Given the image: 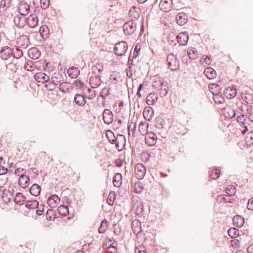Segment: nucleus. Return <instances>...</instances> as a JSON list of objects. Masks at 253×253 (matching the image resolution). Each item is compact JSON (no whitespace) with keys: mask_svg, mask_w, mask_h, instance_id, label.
I'll use <instances>...</instances> for the list:
<instances>
[{"mask_svg":"<svg viewBox=\"0 0 253 253\" xmlns=\"http://www.w3.org/2000/svg\"><path fill=\"white\" fill-rule=\"evenodd\" d=\"M158 94L155 92L150 93L146 97V103L149 106L153 105L158 101Z\"/></svg>","mask_w":253,"mask_h":253,"instance_id":"nucleus-19","label":"nucleus"},{"mask_svg":"<svg viewBox=\"0 0 253 253\" xmlns=\"http://www.w3.org/2000/svg\"><path fill=\"white\" fill-rule=\"evenodd\" d=\"M247 141L250 143H253V131H251L248 133L246 136Z\"/></svg>","mask_w":253,"mask_h":253,"instance_id":"nucleus-60","label":"nucleus"},{"mask_svg":"<svg viewBox=\"0 0 253 253\" xmlns=\"http://www.w3.org/2000/svg\"><path fill=\"white\" fill-rule=\"evenodd\" d=\"M28 54L30 58L33 59H37L40 56V52L37 48H31L28 51Z\"/></svg>","mask_w":253,"mask_h":253,"instance_id":"nucleus-23","label":"nucleus"},{"mask_svg":"<svg viewBox=\"0 0 253 253\" xmlns=\"http://www.w3.org/2000/svg\"><path fill=\"white\" fill-rule=\"evenodd\" d=\"M174 130L179 135H184L187 132L186 127L180 123H176Z\"/></svg>","mask_w":253,"mask_h":253,"instance_id":"nucleus-22","label":"nucleus"},{"mask_svg":"<svg viewBox=\"0 0 253 253\" xmlns=\"http://www.w3.org/2000/svg\"><path fill=\"white\" fill-rule=\"evenodd\" d=\"M226 192L229 195H233L236 193V188L233 185H229L226 188Z\"/></svg>","mask_w":253,"mask_h":253,"instance_id":"nucleus-53","label":"nucleus"},{"mask_svg":"<svg viewBox=\"0 0 253 253\" xmlns=\"http://www.w3.org/2000/svg\"><path fill=\"white\" fill-rule=\"evenodd\" d=\"M25 200V197L22 193H18L16 194L14 198V202L16 204H21Z\"/></svg>","mask_w":253,"mask_h":253,"instance_id":"nucleus-40","label":"nucleus"},{"mask_svg":"<svg viewBox=\"0 0 253 253\" xmlns=\"http://www.w3.org/2000/svg\"><path fill=\"white\" fill-rule=\"evenodd\" d=\"M140 222L138 220H133L132 222V229L133 233L137 234L141 231Z\"/></svg>","mask_w":253,"mask_h":253,"instance_id":"nucleus-31","label":"nucleus"},{"mask_svg":"<svg viewBox=\"0 0 253 253\" xmlns=\"http://www.w3.org/2000/svg\"><path fill=\"white\" fill-rule=\"evenodd\" d=\"M239 108L237 109V110H232L231 112V115H229V117L231 118L235 117L238 114H241L243 112V109L242 108L243 103L242 102H239Z\"/></svg>","mask_w":253,"mask_h":253,"instance_id":"nucleus-44","label":"nucleus"},{"mask_svg":"<svg viewBox=\"0 0 253 253\" xmlns=\"http://www.w3.org/2000/svg\"><path fill=\"white\" fill-rule=\"evenodd\" d=\"M234 225L238 227H241L244 223V218L240 215H236L233 218Z\"/></svg>","mask_w":253,"mask_h":253,"instance_id":"nucleus-28","label":"nucleus"},{"mask_svg":"<svg viewBox=\"0 0 253 253\" xmlns=\"http://www.w3.org/2000/svg\"><path fill=\"white\" fill-rule=\"evenodd\" d=\"M176 39L180 45H185L189 39L188 34L186 32H181L177 35Z\"/></svg>","mask_w":253,"mask_h":253,"instance_id":"nucleus-10","label":"nucleus"},{"mask_svg":"<svg viewBox=\"0 0 253 253\" xmlns=\"http://www.w3.org/2000/svg\"><path fill=\"white\" fill-rule=\"evenodd\" d=\"M30 5L26 2L20 1L18 5V11L22 16L28 14L30 11Z\"/></svg>","mask_w":253,"mask_h":253,"instance_id":"nucleus-6","label":"nucleus"},{"mask_svg":"<svg viewBox=\"0 0 253 253\" xmlns=\"http://www.w3.org/2000/svg\"><path fill=\"white\" fill-rule=\"evenodd\" d=\"M24 169L22 168H18L16 169L15 170V174L17 176L20 177L21 175H24Z\"/></svg>","mask_w":253,"mask_h":253,"instance_id":"nucleus-61","label":"nucleus"},{"mask_svg":"<svg viewBox=\"0 0 253 253\" xmlns=\"http://www.w3.org/2000/svg\"><path fill=\"white\" fill-rule=\"evenodd\" d=\"M45 88L48 90L50 91H52L54 90L56 86V84L55 83H53V81L50 82L47 81V82L45 83Z\"/></svg>","mask_w":253,"mask_h":253,"instance_id":"nucleus-49","label":"nucleus"},{"mask_svg":"<svg viewBox=\"0 0 253 253\" xmlns=\"http://www.w3.org/2000/svg\"><path fill=\"white\" fill-rule=\"evenodd\" d=\"M29 178L26 175H21L19 178L18 184L23 188H25L29 184Z\"/></svg>","mask_w":253,"mask_h":253,"instance_id":"nucleus-20","label":"nucleus"},{"mask_svg":"<svg viewBox=\"0 0 253 253\" xmlns=\"http://www.w3.org/2000/svg\"><path fill=\"white\" fill-rule=\"evenodd\" d=\"M114 164L116 167L120 168L123 166L124 161L118 159L115 161Z\"/></svg>","mask_w":253,"mask_h":253,"instance_id":"nucleus-64","label":"nucleus"},{"mask_svg":"<svg viewBox=\"0 0 253 253\" xmlns=\"http://www.w3.org/2000/svg\"><path fill=\"white\" fill-rule=\"evenodd\" d=\"M112 134H113V136L114 137V139H112V145H115V143H117V141H121L122 142L125 141V138L123 135L118 134L117 137H116L112 132Z\"/></svg>","mask_w":253,"mask_h":253,"instance_id":"nucleus-46","label":"nucleus"},{"mask_svg":"<svg viewBox=\"0 0 253 253\" xmlns=\"http://www.w3.org/2000/svg\"><path fill=\"white\" fill-rule=\"evenodd\" d=\"M12 55V49L8 46H4L0 50V57L3 60H7Z\"/></svg>","mask_w":253,"mask_h":253,"instance_id":"nucleus-7","label":"nucleus"},{"mask_svg":"<svg viewBox=\"0 0 253 253\" xmlns=\"http://www.w3.org/2000/svg\"><path fill=\"white\" fill-rule=\"evenodd\" d=\"M112 127L114 129L119 128L122 124V120L119 119H116L114 121L112 119Z\"/></svg>","mask_w":253,"mask_h":253,"instance_id":"nucleus-48","label":"nucleus"},{"mask_svg":"<svg viewBox=\"0 0 253 253\" xmlns=\"http://www.w3.org/2000/svg\"><path fill=\"white\" fill-rule=\"evenodd\" d=\"M46 219L52 221L55 218V214L52 210H47L45 214Z\"/></svg>","mask_w":253,"mask_h":253,"instance_id":"nucleus-52","label":"nucleus"},{"mask_svg":"<svg viewBox=\"0 0 253 253\" xmlns=\"http://www.w3.org/2000/svg\"><path fill=\"white\" fill-rule=\"evenodd\" d=\"M8 177L5 175H0V186L6 183Z\"/></svg>","mask_w":253,"mask_h":253,"instance_id":"nucleus-59","label":"nucleus"},{"mask_svg":"<svg viewBox=\"0 0 253 253\" xmlns=\"http://www.w3.org/2000/svg\"><path fill=\"white\" fill-rule=\"evenodd\" d=\"M27 23L30 28H34L36 27L38 23L37 16L35 14L29 15L27 19Z\"/></svg>","mask_w":253,"mask_h":253,"instance_id":"nucleus-16","label":"nucleus"},{"mask_svg":"<svg viewBox=\"0 0 253 253\" xmlns=\"http://www.w3.org/2000/svg\"><path fill=\"white\" fill-rule=\"evenodd\" d=\"M127 49V44L126 42L122 41L116 43L114 48L115 54L120 56L125 54Z\"/></svg>","mask_w":253,"mask_h":253,"instance_id":"nucleus-3","label":"nucleus"},{"mask_svg":"<svg viewBox=\"0 0 253 253\" xmlns=\"http://www.w3.org/2000/svg\"><path fill=\"white\" fill-rule=\"evenodd\" d=\"M108 227V223L106 220H104L102 221L100 228L99 229V233H104Z\"/></svg>","mask_w":253,"mask_h":253,"instance_id":"nucleus-54","label":"nucleus"},{"mask_svg":"<svg viewBox=\"0 0 253 253\" xmlns=\"http://www.w3.org/2000/svg\"><path fill=\"white\" fill-rule=\"evenodd\" d=\"M58 213L62 216H65L68 214L69 211L67 207L60 205L57 208Z\"/></svg>","mask_w":253,"mask_h":253,"instance_id":"nucleus-37","label":"nucleus"},{"mask_svg":"<svg viewBox=\"0 0 253 253\" xmlns=\"http://www.w3.org/2000/svg\"><path fill=\"white\" fill-rule=\"evenodd\" d=\"M158 89L160 91V95L162 97L166 96L168 92V86L167 84H165L162 85L160 88H158Z\"/></svg>","mask_w":253,"mask_h":253,"instance_id":"nucleus-43","label":"nucleus"},{"mask_svg":"<svg viewBox=\"0 0 253 253\" xmlns=\"http://www.w3.org/2000/svg\"><path fill=\"white\" fill-rule=\"evenodd\" d=\"M228 234L231 238H234L239 235V230L235 228H231L228 230Z\"/></svg>","mask_w":253,"mask_h":253,"instance_id":"nucleus-45","label":"nucleus"},{"mask_svg":"<svg viewBox=\"0 0 253 253\" xmlns=\"http://www.w3.org/2000/svg\"><path fill=\"white\" fill-rule=\"evenodd\" d=\"M205 75L209 80L214 79L216 76V72L211 67L206 68L204 72Z\"/></svg>","mask_w":253,"mask_h":253,"instance_id":"nucleus-21","label":"nucleus"},{"mask_svg":"<svg viewBox=\"0 0 253 253\" xmlns=\"http://www.w3.org/2000/svg\"><path fill=\"white\" fill-rule=\"evenodd\" d=\"M136 206V214L137 215L140 214L143 211V206L141 203H136L135 206H133L134 208H135Z\"/></svg>","mask_w":253,"mask_h":253,"instance_id":"nucleus-50","label":"nucleus"},{"mask_svg":"<svg viewBox=\"0 0 253 253\" xmlns=\"http://www.w3.org/2000/svg\"><path fill=\"white\" fill-rule=\"evenodd\" d=\"M103 118L105 124L109 125L111 123V110L105 109L103 113Z\"/></svg>","mask_w":253,"mask_h":253,"instance_id":"nucleus-33","label":"nucleus"},{"mask_svg":"<svg viewBox=\"0 0 253 253\" xmlns=\"http://www.w3.org/2000/svg\"><path fill=\"white\" fill-rule=\"evenodd\" d=\"M237 94V90L234 86H229L224 90V96L228 98L232 99L235 97Z\"/></svg>","mask_w":253,"mask_h":253,"instance_id":"nucleus-15","label":"nucleus"},{"mask_svg":"<svg viewBox=\"0 0 253 253\" xmlns=\"http://www.w3.org/2000/svg\"><path fill=\"white\" fill-rule=\"evenodd\" d=\"M136 23L133 20L126 22L123 26L124 33L126 35H131L136 30Z\"/></svg>","mask_w":253,"mask_h":253,"instance_id":"nucleus-4","label":"nucleus"},{"mask_svg":"<svg viewBox=\"0 0 253 253\" xmlns=\"http://www.w3.org/2000/svg\"><path fill=\"white\" fill-rule=\"evenodd\" d=\"M187 54L189 58L195 59L198 57V52L197 49L193 47H189L187 49Z\"/></svg>","mask_w":253,"mask_h":253,"instance_id":"nucleus-29","label":"nucleus"},{"mask_svg":"<svg viewBox=\"0 0 253 253\" xmlns=\"http://www.w3.org/2000/svg\"><path fill=\"white\" fill-rule=\"evenodd\" d=\"M40 4L42 9H46L49 5V0H40Z\"/></svg>","mask_w":253,"mask_h":253,"instance_id":"nucleus-55","label":"nucleus"},{"mask_svg":"<svg viewBox=\"0 0 253 253\" xmlns=\"http://www.w3.org/2000/svg\"><path fill=\"white\" fill-rule=\"evenodd\" d=\"M176 18V22L179 25H183L187 22V15L183 12L179 13Z\"/></svg>","mask_w":253,"mask_h":253,"instance_id":"nucleus-24","label":"nucleus"},{"mask_svg":"<svg viewBox=\"0 0 253 253\" xmlns=\"http://www.w3.org/2000/svg\"><path fill=\"white\" fill-rule=\"evenodd\" d=\"M143 190V187L142 186V184L140 182H138L135 183L134 187L133 190L136 193H141Z\"/></svg>","mask_w":253,"mask_h":253,"instance_id":"nucleus-47","label":"nucleus"},{"mask_svg":"<svg viewBox=\"0 0 253 253\" xmlns=\"http://www.w3.org/2000/svg\"><path fill=\"white\" fill-rule=\"evenodd\" d=\"M153 111L150 107H145L143 111L144 118L147 121H150L153 116Z\"/></svg>","mask_w":253,"mask_h":253,"instance_id":"nucleus-25","label":"nucleus"},{"mask_svg":"<svg viewBox=\"0 0 253 253\" xmlns=\"http://www.w3.org/2000/svg\"><path fill=\"white\" fill-rule=\"evenodd\" d=\"M135 128L136 124L131 121L127 127L128 135L133 136L134 134Z\"/></svg>","mask_w":253,"mask_h":253,"instance_id":"nucleus-42","label":"nucleus"},{"mask_svg":"<svg viewBox=\"0 0 253 253\" xmlns=\"http://www.w3.org/2000/svg\"><path fill=\"white\" fill-rule=\"evenodd\" d=\"M209 88H210L211 91L213 93V95L214 96L213 97V99H214L215 102V103L218 102L219 103H222V101L219 100L218 101L216 100V99L218 97L217 92H216V91L217 90L220 89V86H219V85L216 84H211L210 85ZM218 92H219V91H218Z\"/></svg>","mask_w":253,"mask_h":253,"instance_id":"nucleus-17","label":"nucleus"},{"mask_svg":"<svg viewBox=\"0 0 253 253\" xmlns=\"http://www.w3.org/2000/svg\"><path fill=\"white\" fill-rule=\"evenodd\" d=\"M134 172L136 177L138 179H141L145 174L146 168L142 164L138 163L135 166Z\"/></svg>","mask_w":253,"mask_h":253,"instance_id":"nucleus-5","label":"nucleus"},{"mask_svg":"<svg viewBox=\"0 0 253 253\" xmlns=\"http://www.w3.org/2000/svg\"><path fill=\"white\" fill-rule=\"evenodd\" d=\"M11 5V0H1L0 2V12H4Z\"/></svg>","mask_w":253,"mask_h":253,"instance_id":"nucleus-30","label":"nucleus"},{"mask_svg":"<svg viewBox=\"0 0 253 253\" xmlns=\"http://www.w3.org/2000/svg\"><path fill=\"white\" fill-rule=\"evenodd\" d=\"M75 102L78 105L83 106L85 103L84 97L80 94H76L74 98Z\"/></svg>","mask_w":253,"mask_h":253,"instance_id":"nucleus-36","label":"nucleus"},{"mask_svg":"<svg viewBox=\"0 0 253 253\" xmlns=\"http://www.w3.org/2000/svg\"><path fill=\"white\" fill-rule=\"evenodd\" d=\"M17 44L20 47L26 48L29 43V39L26 35H22L17 39Z\"/></svg>","mask_w":253,"mask_h":253,"instance_id":"nucleus-11","label":"nucleus"},{"mask_svg":"<svg viewBox=\"0 0 253 253\" xmlns=\"http://www.w3.org/2000/svg\"><path fill=\"white\" fill-rule=\"evenodd\" d=\"M165 84H167V82L164 81L163 79L156 77L153 79L152 85L156 89H158V88H160L162 85Z\"/></svg>","mask_w":253,"mask_h":253,"instance_id":"nucleus-27","label":"nucleus"},{"mask_svg":"<svg viewBox=\"0 0 253 253\" xmlns=\"http://www.w3.org/2000/svg\"><path fill=\"white\" fill-rule=\"evenodd\" d=\"M148 127V124L146 122H141L138 126L140 132L143 135H145L147 133V128Z\"/></svg>","mask_w":253,"mask_h":253,"instance_id":"nucleus-35","label":"nucleus"},{"mask_svg":"<svg viewBox=\"0 0 253 253\" xmlns=\"http://www.w3.org/2000/svg\"><path fill=\"white\" fill-rule=\"evenodd\" d=\"M248 121L249 120L248 119H247V116L245 115H240L237 117L238 122L241 125V126L244 127V129L242 131L243 134L248 131V128L247 125Z\"/></svg>","mask_w":253,"mask_h":253,"instance_id":"nucleus-8","label":"nucleus"},{"mask_svg":"<svg viewBox=\"0 0 253 253\" xmlns=\"http://www.w3.org/2000/svg\"><path fill=\"white\" fill-rule=\"evenodd\" d=\"M37 208H38V209L36 211V213L39 215H42L44 212V208L43 206L41 205L39 206L38 205V207Z\"/></svg>","mask_w":253,"mask_h":253,"instance_id":"nucleus-62","label":"nucleus"},{"mask_svg":"<svg viewBox=\"0 0 253 253\" xmlns=\"http://www.w3.org/2000/svg\"><path fill=\"white\" fill-rule=\"evenodd\" d=\"M145 136V141L149 146H154L157 142V136L153 132L147 133Z\"/></svg>","mask_w":253,"mask_h":253,"instance_id":"nucleus-12","label":"nucleus"},{"mask_svg":"<svg viewBox=\"0 0 253 253\" xmlns=\"http://www.w3.org/2000/svg\"><path fill=\"white\" fill-rule=\"evenodd\" d=\"M92 70L95 74H98L103 71V67L101 63H97L92 67Z\"/></svg>","mask_w":253,"mask_h":253,"instance_id":"nucleus-38","label":"nucleus"},{"mask_svg":"<svg viewBox=\"0 0 253 253\" xmlns=\"http://www.w3.org/2000/svg\"><path fill=\"white\" fill-rule=\"evenodd\" d=\"M247 208L250 210H253V197L249 200L247 204Z\"/></svg>","mask_w":253,"mask_h":253,"instance_id":"nucleus-63","label":"nucleus"},{"mask_svg":"<svg viewBox=\"0 0 253 253\" xmlns=\"http://www.w3.org/2000/svg\"><path fill=\"white\" fill-rule=\"evenodd\" d=\"M113 185L115 187H120L122 183V175L120 173L115 174L113 179Z\"/></svg>","mask_w":253,"mask_h":253,"instance_id":"nucleus-26","label":"nucleus"},{"mask_svg":"<svg viewBox=\"0 0 253 253\" xmlns=\"http://www.w3.org/2000/svg\"><path fill=\"white\" fill-rule=\"evenodd\" d=\"M39 203L36 200L27 201L26 204V208L30 209H36L38 207Z\"/></svg>","mask_w":253,"mask_h":253,"instance_id":"nucleus-39","label":"nucleus"},{"mask_svg":"<svg viewBox=\"0 0 253 253\" xmlns=\"http://www.w3.org/2000/svg\"><path fill=\"white\" fill-rule=\"evenodd\" d=\"M113 232L115 235L118 236L121 233V230L120 228L119 225L117 224H114L113 226Z\"/></svg>","mask_w":253,"mask_h":253,"instance_id":"nucleus-57","label":"nucleus"},{"mask_svg":"<svg viewBox=\"0 0 253 253\" xmlns=\"http://www.w3.org/2000/svg\"><path fill=\"white\" fill-rule=\"evenodd\" d=\"M129 15L132 19H138L139 17L138 8L136 7H131L129 11Z\"/></svg>","mask_w":253,"mask_h":253,"instance_id":"nucleus-34","label":"nucleus"},{"mask_svg":"<svg viewBox=\"0 0 253 253\" xmlns=\"http://www.w3.org/2000/svg\"><path fill=\"white\" fill-rule=\"evenodd\" d=\"M34 78L37 82L42 84H44L49 80V76L42 72L37 73L34 76Z\"/></svg>","mask_w":253,"mask_h":253,"instance_id":"nucleus-14","label":"nucleus"},{"mask_svg":"<svg viewBox=\"0 0 253 253\" xmlns=\"http://www.w3.org/2000/svg\"><path fill=\"white\" fill-rule=\"evenodd\" d=\"M14 23L18 28H22L26 24V18L24 16H16L14 18Z\"/></svg>","mask_w":253,"mask_h":253,"instance_id":"nucleus-18","label":"nucleus"},{"mask_svg":"<svg viewBox=\"0 0 253 253\" xmlns=\"http://www.w3.org/2000/svg\"><path fill=\"white\" fill-rule=\"evenodd\" d=\"M168 67L171 71H176L179 69V63L176 56L173 54L168 55L167 58Z\"/></svg>","mask_w":253,"mask_h":253,"instance_id":"nucleus-2","label":"nucleus"},{"mask_svg":"<svg viewBox=\"0 0 253 253\" xmlns=\"http://www.w3.org/2000/svg\"><path fill=\"white\" fill-rule=\"evenodd\" d=\"M60 201V199L57 195H53L48 198L47 203L50 208H54L59 204Z\"/></svg>","mask_w":253,"mask_h":253,"instance_id":"nucleus-13","label":"nucleus"},{"mask_svg":"<svg viewBox=\"0 0 253 253\" xmlns=\"http://www.w3.org/2000/svg\"><path fill=\"white\" fill-rule=\"evenodd\" d=\"M220 174V170L218 169H212L210 171L209 176L212 179H216Z\"/></svg>","mask_w":253,"mask_h":253,"instance_id":"nucleus-41","label":"nucleus"},{"mask_svg":"<svg viewBox=\"0 0 253 253\" xmlns=\"http://www.w3.org/2000/svg\"><path fill=\"white\" fill-rule=\"evenodd\" d=\"M13 189L10 190V187L6 190L2 186H0V196L4 203H8L11 201L13 197Z\"/></svg>","mask_w":253,"mask_h":253,"instance_id":"nucleus-1","label":"nucleus"},{"mask_svg":"<svg viewBox=\"0 0 253 253\" xmlns=\"http://www.w3.org/2000/svg\"><path fill=\"white\" fill-rule=\"evenodd\" d=\"M177 35L174 33V32H171L169 33V37L168 38V41L169 42H173L175 41V39H176Z\"/></svg>","mask_w":253,"mask_h":253,"instance_id":"nucleus-58","label":"nucleus"},{"mask_svg":"<svg viewBox=\"0 0 253 253\" xmlns=\"http://www.w3.org/2000/svg\"><path fill=\"white\" fill-rule=\"evenodd\" d=\"M172 4L171 0H161L159 3V7L163 11H169L172 8Z\"/></svg>","mask_w":253,"mask_h":253,"instance_id":"nucleus-9","label":"nucleus"},{"mask_svg":"<svg viewBox=\"0 0 253 253\" xmlns=\"http://www.w3.org/2000/svg\"><path fill=\"white\" fill-rule=\"evenodd\" d=\"M135 253H146L144 246H140L135 249Z\"/></svg>","mask_w":253,"mask_h":253,"instance_id":"nucleus-56","label":"nucleus"},{"mask_svg":"<svg viewBox=\"0 0 253 253\" xmlns=\"http://www.w3.org/2000/svg\"><path fill=\"white\" fill-rule=\"evenodd\" d=\"M218 200H220L221 202L225 201L226 202L232 203L233 199L227 195H220L218 197Z\"/></svg>","mask_w":253,"mask_h":253,"instance_id":"nucleus-51","label":"nucleus"},{"mask_svg":"<svg viewBox=\"0 0 253 253\" xmlns=\"http://www.w3.org/2000/svg\"><path fill=\"white\" fill-rule=\"evenodd\" d=\"M30 192L32 195L38 196L40 194L41 187L38 184H34L31 186L30 189Z\"/></svg>","mask_w":253,"mask_h":253,"instance_id":"nucleus-32","label":"nucleus"}]
</instances>
